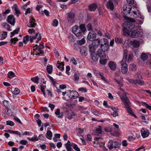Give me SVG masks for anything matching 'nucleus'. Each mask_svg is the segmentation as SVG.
Masks as SVG:
<instances>
[{"mask_svg": "<svg viewBox=\"0 0 151 151\" xmlns=\"http://www.w3.org/2000/svg\"><path fill=\"white\" fill-rule=\"evenodd\" d=\"M135 20L134 19H130V20L124 21L123 24V33L124 36H129L132 37H137L139 35V32L138 30L135 29L132 31L128 30L127 28L132 29L134 27L132 22H135Z\"/></svg>", "mask_w": 151, "mask_h": 151, "instance_id": "obj_1", "label": "nucleus"}, {"mask_svg": "<svg viewBox=\"0 0 151 151\" xmlns=\"http://www.w3.org/2000/svg\"><path fill=\"white\" fill-rule=\"evenodd\" d=\"M122 12L124 14H126V15H130L131 17L130 18L129 17L124 16V17L126 19L125 21H130L131 19H133V18H136L138 17L140 18H142L139 10L136 7H131L130 6L128 5H125L122 8Z\"/></svg>", "mask_w": 151, "mask_h": 151, "instance_id": "obj_2", "label": "nucleus"}, {"mask_svg": "<svg viewBox=\"0 0 151 151\" xmlns=\"http://www.w3.org/2000/svg\"><path fill=\"white\" fill-rule=\"evenodd\" d=\"M127 50H125L124 51V57L123 60L120 63L121 65V70L123 74L126 73L128 71V65L127 64L125 63L127 60Z\"/></svg>", "mask_w": 151, "mask_h": 151, "instance_id": "obj_3", "label": "nucleus"}, {"mask_svg": "<svg viewBox=\"0 0 151 151\" xmlns=\"http://www.w3.org/2000/svg\"><path fill=\"white\" fill-rule=\"evenodd\" d=\"M85 25L84 24H80L79 27L76 25L73 27L72 32L77 37H79L82 35V32H84L86 31Z\"/></svg>", "mask_w": 151, "mask_h": 151, "instance_id": "obj_4", "label": "nucleus"}, {"mask_svg": "<svg viewBox=\"0 0 151 151\" xmlns=\"http://www.w3.org/2000/svg\"><path fill=\"white\" fill-rule=\"evenodd\" d=\"M123 102L125 105V107L128 113L130 114L134 115V113L131 110L129 105V100L126 96H123L121 97Z\"/></svg>", "mask_w": 151, "mask_h": 151, "instance_id": "obj_5", "label": "nucleus"}, {"mask_svg": "<svg viewBox=\"0 0 151 151\" xmlns=\"http://www.w3.org/2000/svg\"><path fill=\"white\" fill-rule=\"evenodd\" d=\"M93 46L91 45H89V52L92 60L95 62H97L99 59V57L96 53L95 54V50L93 48Z\"/></svg>", "mask_w": 151, "mask_h": 151, "instance_id": "obj_6", "label": "nucleus"}, {"mask_svg": "<svg viewBox=\"0 0 151 151\" xmlns=\"http://www.w3.org/2000/svg\"><path fill=\"white\" fill-rule=\"evenodd\" d=\"M35 47H36L35 49H33L34 51H36L37 50L39 52V53L35 54L36 55H40L41 54L42 55L44 54V52L42 50L44 48V46L43 44H40L39 45L36 44L35 45Z\"/></svg>", "mask_w": 151, "mask_h": 151, "instance_id": "obj_7", "label": "nucleus"}, {"mask_svg": "<svg viewBox=\"0 0 151 151\" xmlns=\"http://www.w3.org/2000/svg\"><path fill=\"white\" fill-rule=\"evenodd\" d=\"M67 19L68 22L70 23H73L75 22L74 17L75 14L71 12H70L67 14Z\"/></svg>", "mask_w": 151, "mask_h": 151, "instance_id": "obj_8", "label": "nucleus"}, {"mask_svg": "<svg viewBox=\"0 0 151 151\" xmlns=\"http://www.w3.org/2000/svg\"><path fill=\"white\" fill-rule=\"evenodd\" d=\"M35 39L36 37L34 36H29L28 35H27L23 37V42L26 44L27 43V42L29 41L31 42H32L33 40Z\"/></svg>", "mask_w": 151, "mask_h": 151, "instance_id": "obj_9", "label": "nucleus"}, {"mask_svg": "<svg viewBox=\"0 0 151 151\" xmlns=\"http://www.w3.org/2000/svg\"><path fill=\"white\" fill-rule=\"evenodd\" d=\"M6 21L12 26H14L15 23V19L12 15L8 16L6 18Z\"/></svg>", "mask_w": 151, "mask_h": 151, "instance_id": "obj_10", "label": "nucleus"}, {"mask_svg": "<svg viewBox=\"0 0 151 151\" xmlns=\"http://www.w3.org/2000/svg\"><path fill=\"white\" fill-rule=\"evenodd\" d=\"M118 143L116 141L110 140L108 144V146L109 149L116 148L118 147Z\"/></svg>", "mask_w": 151, "mask_h": 151, "instance_id": "obj_11", "label": "nucleus"}, {"mask_svg": "<svg viewBox=\"0 0 151 151\" xmlns=\"http://www.w3.org/2000/svg\"><path fill=\"white\" fill-rule=\"evenodd\" d=\"M69 92V97L70 99H74L77 98L78 96V93L75 91L68 90Z\"/></svg>", "mask_w": 151, "mask_h": 151, "instance_id": "obj_12", "label": "nucleus"}, {"mask_svg": "<svg viewBox=\"0 0 151 151\" xmlns=\"http://www.w3.org/2000/svg\"><path fill=\"white\" fill-rule=\"evenodd\" d=\"M105 52L102 50L98 49L96 53L100 58L104 59L106 57V55L105 54Z\"/></svg>", "mask_w": 151, "mask_h": 151, "instance_id": "obj_13", "label": "nucleus"}, {"mask_svg": "<svg viewBox=\"0 0 151 151\" xmlns=\"http://www.w3.org/2000/svg\"><path fill=\"white\" fill-rule=\"evenodd\" d=\"M96 37V33L93 31L90 32L87 36L88 39L90 41H93L95 40Z\"/></svg>", "mask_w": 151, "mask_h": 151, "instance_id": "obj_14", "label": "nucleus"}, {"mask_svg": "<svg viewBox=\"0 0 151 151\" xmlns=\"http://www.w3.org/2000/svg\"><path fill=\"white\" fill-rule=\"evenodd\" d=\"M80 52L82 56L85 57L86 56L88 53L87 48L85 47H83L80 49Z\"/></svg>", "mask_w": 151, "mask_h": 151, "instance_id": "obj_15", "label": "nucleus"}, {"mask_svg": "<svg viewBox=\"0 0 151 151\" xmlns=\"http://www.w3.org/2000/svg\"><path fill=\"white\" fill-rule=\"evenodd\" d=\"M141 132V135L144 138L147 137L150 134L148 130L146 129H142Z\"/></svg>", "mask_w": 151, "mask_h": 151, "instance_id": "obj_16", "label": "nucleus"}, {"mask_svg": "<svg viewBox=\"0 0 151 151\" xmlns=\"http://www.w3.org/2000/svg\"><path fill=\"white\" fill-rule=\"evenodd\" d=\"M108 65L111 70L113 71L116 70L117 68V65L115 62L113 61H110L108 63Z\"/></svg>", "mask_w": 151, "mask_h": 151, "instance_id": "obj_17", "label": "nucleus"}, {"mask_svg": "<svg viewBox=\"0 0 151 151\" xmlns=\"http://www.w3.org/2000/svg\"><path fill=\"white\" fill-rule=\"evenodd\" d=\"M35 22L36 21L33 17H31L30 21L27 25V26L29 27H35L37 25L36 23H35Z\"/></svg>", "mask_w": 151, "mask_h": 151, "instance_id": "obj_18", "label": "nucleus"}, {"mask_svg": "<svg viewBox=\"0 0 151 151\" xmlns=\"http://www.w3.org/2000/svg\"><path fill=\"white\" fill-rule=\"evenodd\" d=\"M93 41V42H92L93 44L91 45L93 46V48L95 50V48H97L99 45L100 43V39H99L94 40Z\"/></svg>", "mask_w": 151, "mask_h": 151, "instance_id": "obj_19", "label": "nucleus"}, {"mask_svg": "<svg viewBox=\"0 0 151 151\" xmlns=\"http://www.w3.org/2000/svg\"><path fill=\"white\" fill-rule=\"evenodd\" d=\"M130 45L135 47H138L140 46V43L139 41L136 40H134L131 41L130 42Z\"/></svg>", "mask_w": 151, "mask_h": 151, "instance_id": "obj_20", "label": "nucleus"}, {"mask_svg": "<svg viewBox=\"0 0 151 151\" xmlns=\"http://www.w3.org/2000/svg\"><path fill=\"white\" fill-rule=\"evenodd\" d=\"M107 7L110 10H113L114 8V5L113 2L109 1L106 4Z\"/></svg>", "mask_w": 151, "mask_h": 151, "instance_id": "obj_21", "label": "nucleus"}, {"mask_svg": "<svg viewBox=\"0 0 151 151\" xmlns=\"http://www.w3.org/2000/svg\"><path fill=\"white\" fill-rule=\"evenodd\" d=\"M55 114L59 118H61L63 117V115L62 112H60V110L59 109H57L55 112Z\"/></svg>", "mask_w": 151, "mask_h": 151, "instance_id": "obj_22", "label": "nucleus"}, {"mask_svg": "<svg viewBox=\"0 0 151 151\" xmlns=\"http://www.w3.org/2000/svg\"><path fill=\"white\" fill-rule=\"evenodd\" d=\"M133 82L135 85L137 84L140 86L143 85L144 84V82L139 79V80L136 79L133 80Z\"/></svg>", "mask_w": 151, "mask_h": 151, "instance_id": "obj_23", "label": "nucleus"}, {"mask_svg": "<svg viewBox=\"0 0 151 151\" xmlns=\"http://www.w3.org/2000/svg\"><path fill=\"white\" fill-rule=\"evenodd\" d=\"M101 50H102L105 52H106L108 51L109 49V45H104L103 44H101Z\"/></svg>", "mask_w": 151, "mask_h": 151, "instance_id": "obj_24", "label": "nucleus"}, {"mask_svg": "<svg viewBox=\"0 0 151 151\" xmlns=\"http://www.w3.org/2000/svg\"><path fill=\"white\" fill-rule=\"evenodd\" d=\"M4 131L9 132L11 134H15L17 135H19V136L21 137L22 134L21 133L18 131H13L11 130H4Z\"/></svg>", "mask_w": 151, "mask_h": 151, "instance_id": "obj_25", "label": "nucleus"}, {"mask_svg": "<svg viewBox=\"0 0 151 151\" xmlns=\"http://www.w3.org/2000/svg\"><path fill=\"white\" fill-rule=\"evenodd\" d=\"M97 7V6L96 4L93 3L89 6L88 8L91 11H94L96 9Z\"/></svg>", "mask_w": 151, "mask_h": 151, "instance_id": "obj_26", "label": "nucleus"}, {"mask_svg": "<svg viewBox=\"0 0 151 151\" xmlns=\"http://www.w3.org/2000/svg\"><path fill=\"white\" fill-rule=\"evenodd\" d=\"M64 65L63 63H59V61L56 64L57 68L61 70H64Z\"/></svg>", "mask_w": 151, "mask_h": 151, "instance_id": "obj_27", "label": "nucleus"}, {"mask_svg": "<svg viewBox=\"0 0 151 151\" xmlns=\"http://www.w3.org/2000/svg\"><path fill=\"white\" fill-rule=\"evenodd\" d=\"M52 133L51 132L50 130H48L46 135V137L48 139H52Z\"/></svg>", "mask_w": 151, "mask_h": 151, "instance_id": "obj_28", "label": "nucleus"}, {"mask_svg": "<svg viewBox=\"0 0 151 151\" xmlns=\"http://www.w3.org/2000/svg\"><path fill=\"white\" fill-rule=\"evenodd\" d=\"M46 70L47 72L49 74H51L52 71V67L51 65H48L47 66Z\"/></svg>", "mask_w": 151, "mask_h": 151, "instance_id": "obj_29", "label": "nucleus"}, {"mask_svg": "<svg viewBox=\"0 0 151 151\" xmlns=\"http://www.w3.org/2000/svg\"><path fill=\"white\" fill-rule=\"evenodd\" d=\"M19 28H17L14 30L13 32H11L10 33L11 35L10 37H12L16 34H17L19 33Z\"/></svg>", "mask_w": 151, "mask_h": 151, "instance_id": "obj_30", "label": "nucleus"}, {"mask_svg": "<svg viewBox=\"0 0 151 151\" xmlns=\"http://www.w3.org/2000/svg\"><path fill=\"white\" fill-rule=\"evenodd\" d=\"M76 115V114L74 113H69L67 115V118L69 119H71L74 117Z\"/></svg>", "mask_w": 151, "mask_h": 151, "instance_id": "obj_31", "label": "nucleus"}, {"mask_svg": "<svg viewBox=\"0 0 151 151\" xmlns=\"http://www.w3.org/2000/svg\"><path fill=\"white\" fill-rule=\"evenodd\" d=\"M5 110L6 114L8 115L11 116L12 115V112L11 111V110L9 109L7 107H6Z\"/></svg>", "mask_w": 151, "mask_h": 151, "instance_id": "obj_32", "label": "nucleus"}, {"mask_svg": "<svg viewBox=\"0 0 151 151\" xmlns=\"http://www.w3.org/2000/svg\"><path fill=\"white\" fill-rule=\"evenodd\" d=\"M12 91L13 94L15 95H17L19 94V89L17 88H12L11 89Z\"/></svg>", "mask_w": 151, "mask_h": 151, "instance_id": "obj_33", "label": "nucleus"}, {"mask_svg": "<svg viewBox=\"0 0 151 151\" xmlns=\"http://www.w3.org/2000/svg\"><path fill=\"white\" fill-rule=\"evenodd\" d=\"M101 127L97 128L96 130L95 135L99 136L101 135Z\"/></svg>", "mask_w": 151, "mask_h": 151, "instance_id": "obj_34", "label": "nucleus"}, {"mask_svg": "<svg viewBox=\"0 0 151 151\" xmlns=\"http://www.w3.org/2000/svg\"><path fill=\"white\" fill-rule=\"evenodd\" d=\"M18 40L19 39L17 37L12 38L10 40L11 42L10 45H11L12 44H15L16 42L18 41Z\"/></svg>", "mask_w": 151, "mask_h": 151, "instance_id": "obj_35", "label": "nucleus"}, {"mask_svg": "<svg viewBox=\"0 0 151 151\" xmlns=\"http://www.w3.org/2000/svg\"><path fill=\"white\" fill-rule=\"evenodd\" d=\"M31 80L32 81L37 84H38L39 83V78L37 76L32 78Z\"/></svg>", "mask_w": 151, "mask_h": 151, "instance_id": "obj_36", "label": "nucleus"}, {"mask_svg": "<svg viewBox=\"0 0 151 151\" xmlns=\"http://www.w3.org/2000/svg\"><path fill=\"white\" fill-rule=\"evenodd\" d=\"M141 58L144 61L147 59L148 56L146 53H142L141 55Z\"/></svg>", "mask_w": 151, "mask_h": 151, "instance_id": "obj_37", "label": "nucleus"}, {"mask_svg": "<svg viewBox=\"0 0 151 151\" xmlns=\"http://www.w3.org/2000/svg\"><path fill=\"white\" fill-rule=\"evenodd\" d=\"M15 76L14 73L12 71H10L8 73V77L9 78H12Z\"/></svg>", "mask_w": 151, "mask_h": 151, "instance_id": "obj_38", "label": "nucleus"}, {"mask_svg": "<svg viewBox=\"0 0 151 151\" xmlns=\"http://www.w3.org/2000/svg\"><path fill=\"white\" fill-rule=\"evenodd\" d=\"M123 40L120 38L116 37L115 39V41L116 42H118L120 43H122Z\"/></svg>", "mask_w": 151, "mask_h": 151, "instance_id": "obj_39", "label": "nucleus"}, {"mask_svg": "<svg viewBox=\"0 0 151 151\" xmlns=\"http://www.w3.org/2000/svg\"><path fill=\"white\" fill-rule=\"evenodd\" d=\"M58 24V21L57 19H54L52 23V25L55 27H56Z\"/></svg>", "mask_w": 151, "mask_h": 151, "instance_id": "obj_40", "label": "nucleus"}, {"mask_svg": "<svg viewBox=\"0 0 151 151\" xmlns=\"http://www.w3.org/2000/svg\"><path fill=\"white\" fill-rule=\"evenodd\" d=\"M7 32H3V33L2 34V37L1 38V40H3L5 39L7 37Z\"/></svg>", "mask_w": 151, "mask_h": 151, "instance_id": "obj_41", "label": "nucleus"}, {"mask_svg": "<svg viewBox=\"0 0 151 151\" xmlns=\"http://www.w3.org/2000/svg\"><path fill=\"white\" fill-rule=\"evenodd\" d=\"M14 11L15 12L16 15L17 17H18L19 14H21L20 12L19 9L17 8L16 7L14 8Z\"/></svg>", "mask_w": 151, "mask_h": 151, "instance_id": "obj_42", "label": "nucleus"}, {"mask_svg": "<svg viewBox=\"0 0 151 151\" xmlns=\"http://www.w3.org/2000/svg\"><path fill=\"white\" fill-rule=\"evenodd\" d=\"M85 40L84 38L81 40L78 41V43L80 45H82L85 43Z\"/></svg>", "mask_w": 151, "mask_h": 151, "instance_id": "obj_43", "label": "nucleus"}, {"mask_svg": "<svg viewBox=\"0 0 151 151\" xmlns=\"http://www.w3.org/2000/svg\"><path fill=\"white\" fill-rule=\"evenodd\" d=\"M40 88H41V90L42 91L43 93V94L44 96H45V92L44 89L45 88H46V86H44L43 85H41L40 86Z\"/></svg>", "mask_w": 151, "mask_h": 151, "instance_id": "obj_44", "label": "nucleus"}, {"mask_svg": "<svg viewBox=\"0 0 151 151\" xmlns=\"http://www.w3.org/2000/svg\"><path fill=\"white\" fill-rule=\"evenodd\" d=\"M133 60L132 55L131 54H129L128 59H127V63H130L131 61H132Z\"/></svg>", "mask_w": 151, "mask_h": 151, "instance_id": "obj_45", "label": "nucleus"}, {"mask_svg": "<svg viewBox=\"0 0 151 151\" xmlns=\"http://www.w3.org/2000/svg\"><path fill=\"white\" fill-rule=\"evenodd\" d=\"M87 99L83 96H81L79 97V101L80 102H82L83 101H87Z\"/></svg>", "mask_w": 151, "mask_h": 151, "instance_id": "obj_46", "label": "nucleus"}, {"mask_svg": "<svg viewBox=\"0 0 151 151\" xmlns=\"http://www.w3.org/2000/svg\"><path fill=\"white\" fill-rule=\"evenodd\" d=\"M130 68L131 70L133 71H135L136 70V66L133 64L130 65Z\"/></svg>", "mask_w": 151, "mask_h": 151, "instance_id": "obj_47", "label": "nucleus"}, {"mask_svg": "<svg viewBox=\"0 0 151 151\" xmlns=\"http://www.w3.org/2000/svg\"><path fill=\"white\" fill-rule=\"evenodd\" d=\"M36 37V38H37L38 40H40L41 39V36L40 34L39 33L36 34L35 36H34Z\"/></svg>", "mask_w": 151, "mask_h": 151, "instance_id": "obj_48", "label": "nucleus"}, {"mask_svg": "<svg viewBox=\"0 0 151 151\" xmlns=\"http://www.w3.org/2000/svg\"><path fill=\"white\" fill-rule=\"evenodd\" d=\"M65 146L67 151H72L73 149L71 147V145H66Z\"/></svg>", "mask_w": 151, "mask_h": 151, "instance_id": "obj_49", "label": "nucleus"}, {"mask_svg": "<svg viewBox=\"0 0 151 151\" xmlns=\"http://www.w3.org/2000/svg\"><path fill=\"white\" fill-rule=\"evenodd\" d=\"M142 73L140 71H139L137 74V77L139 79H142L141 76Z\"/></svg>", "mask_w": 151, "mask_h": 151, "instance_id": "obj_50", "label": "nucleus"}, {"mask_svg": "<svg viewBox=\"0 0 151 151\" xmlns=\"http://www.w3.org/2000/svg\"><path fill=\"white\" fill-rule=\"evenodd\" d=\"M73 147L74 149H75L76 151H80V149L78 147L77 145L75 144H73Z\"/></svg>", "mask_w": 151, "mask_h": 151, "instance_id": "obj_51", "label": "nucleus"}, {"mask_svg": "<svg viewBox=\"0 0 151 151\" xmlns=\"http://www.w3.org/2000/svg\"><path fill=\"white\" fill-rule=\"evenodd\" d=\"M78 90L79 91L83 92H87V90L86 88H81L78 89Z\"/></svg>", "mask_w": 151, "mask_h": 151, "instance_id": "obj_52", "label": "nucleus"}, {"mask_svg": "<svg viewBox=\"0 0 151 151\" xmlns=\"http://www.w3.org/2000/svg\"><path fill=\"white\" fill-rule=\"evenodd\" d=\"M28 142L27 140H22L20 141V143L23 145H26L27 144Z\"/></svg>", "mask_w": 151, "mask_h": 151, "instance_id": "obj_53", "label": "nucleus"}, {"mask_svg": "<svg viewBox=\"0 0 151 151\" xmlns=\"http://www.w3.org/2000/svg\"><path fill=\"white\" fill-rule=\"evenodd\" d=\"M6 124L11 126H13L14 125V123L10 121H8L6 122Z\"/></svg>", "mask_w": 151, "mask_h": 151, "instance_id": "obj_54", "label": "nucleus"}, {"mask_svg": "<svg viewBox=\"0 0 151 151\" xmlns=\"http://www.w3.org/2000/svg\"><path fill=\"white\" fill-rule=\"evenodd\" d=\"M74 80L76 82H77L79 78V76L77 74H75L74 75Z\"/></svg>", "mask_w": 151, "mask_h": 151, "instance_id": "obj_55", "label": "nucleus"}, {"mask_svg": "<svg viewBox=\"0 0 151 151\" xmlns=\"http://www.w3.org/2000/svg\"><path fill=\"white\" fill-rule=\"evenodd\" d=\"M6 17L4 13L2 14H0V20H2Z\"/></svg>", "mask_w": 151, "mask_h": 151, "instance_id": "obj_56", "label": "nucleus"}, {"mask_svg": "<svg viewBox=\"0 0 151 151\" xmlns=\"http://www.w3.org/2000/svg\"><path fill=\"white\" fill-rule=\"evenodd\" d=\"M100 63L102 65H105L106 63V59H100Z\"/></svg>", "mask_w": 151, "mask_h": 151, "instance_id": "obj_57", "label": "nucleus"}, {"mask_svg": "<svg viewBox=\"0 0 151 151\" xmlns=\"http://www.w3.org/2000/svg\"><path fill=\"white\" fill-rule=\"evenodd\" d=\"M70 61L72 63L75 65H76L77 64V63L76 61L75 58H72L70 60Z\"/></svg>", "mask_w": 151, "mask_h": 151, "instance_id": "obj_58", "label": "nucleus"}, {"mask_svg": "<svg viewBox=\"0 0 151 151\" xmlns=\"http://www.w3.org/2000/svg\"><path fill=\"white\" fill-rule=\"evenodd\" d=\"M112 114L113 116L114 117L118 116V111H114V112Z\"/></svg>", "mask_w": 151, "mask_h": 151, "instance_id": "obj_59", "label": "nucleus"}, {"mask_svg": "<svg viewBox=\"0 0 151 151\" xmlns=\"http://www.w3.org/2000/svg\"><path fill=\"white\" fill-rule=\"evenodd\" d=\"M135 137H133L132 136H129L127 137V139L129 141H133L135 139Z\"/></svg>", "mask_w": 151, "mask_h": 151, "instance_id": "obj_60", "label": "nucleus"}, {"mask_svg": "<svg viewBox=\"0 0 151 151\" xmlns=\"http://www.w3.org/2000/svg\"><path fill=\"white\" fill-rule=\"evenodd\" d=\"M104 45H109V42L106 39L103 38Z\"/></svg>", "mask_w": 151, "mask_h": 151, "instance_id": "obj_61", "label": "nucleus"}, {"mask_svg": "<svg viewBox=\"0 0 151 151\" xmlns=\"http://www.w3.org/2000/svg\"><path fill=\"white\" fill-rule=\"evenodd\" d=\"M49 106L51 108V110H52L55 108V105L50 103L49 104Z\"/></svg>", "mask_w": 151, "mask_h": 151, "instance_id": "obj_62", "label": "nucleus"}, {"mask_svg": "<svg viewBox=\"0 0 151 151\" xmlns=\"http://www.w3.org/2000/svg\"><path fill=\"white\" fill-rule=\"evenodd\" d=\"M122 146L124 147H126L127 145V141L125 140L123 141L122 142Z\"/></svg>", "mask_w": 151, "mask_h": 151, "instance_id": "obj_63", "label": "nucleus"}, {"mask_svg": "<svg viewBox=\"0 0 151 151\" xmlns=\"http://www.w3.org/2000/svg\"><path fill=\"white\" fill-rule=\"evenodd\" d=\"M43 7V6L41 5H37L36 8V9L37 11H39L40 8Z\"/></svg>", "mask_w": 151, "mask_h": 151, "instance_id": "obj_64", "label": "nucleus"}]
</instances>
